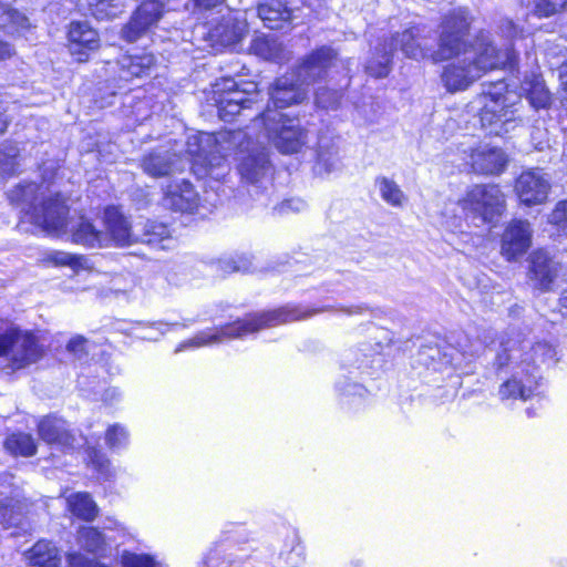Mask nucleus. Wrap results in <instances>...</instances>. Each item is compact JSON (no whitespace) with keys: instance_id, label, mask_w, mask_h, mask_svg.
Listing matches in <instances>:
<instances>
[{"instance_id":"obj_5","label":"nucleus","mask_w":567,"mask_h":567,"mask_svg":"<svg viewBox=\"0 0 567 567\" xmlns=\"http://www.w3.org/2000/svg\"><path fill=\"white\" fill-rule=\"evenodd\" d=\"M506 209L505 194L496 184H475L457 202L447 203L442 210L443 225L453 233L465 227L496 224Z\"/></svg>"},{"instance_id":"obj_60","label":"nucleus","mask_w":567,"mask_h":567,"mask_svg":"<svg viewBox=\"0 0 567 567\" xmlns=\"http://www.w3.org/2000/svg\"><path fill=\"white\" fill-rule=\"evenodd\" d=\"M214 558L213 557H207V559L204 561V564L207 566V567H210V565H214Z\"/></svg>"},{"instance_id":"obj_42","label":"nucleus","mask_w":567,"mask_h":567,"mask_svg":"<svg viewBox=\"0 0 567 567\" xmlns=\"http://www.w3.org/2000/svg\"><path fill=\"white\" fill-rule=\"evenodd\" d=\"M81 259L82 258L76 255L53 250L44 256L43 261L54 266H70L75 268L81 265Z\"/></svg>"},{"instance_id":"obj_30","label":"nucleus","mask_w":567,"mask_h":567,"mask_svg":"<svg viewBox=\"0 0 567 567\" xmlns=\"http://www.w3.org/2000/svg\"><path fill=\"white\" fill-rule=\"evenodd\" d=\"M247 90H238V84L230 78L223 79L220 82L215 84L214 93L215 95L225 99V100H234L236 104L245 106V109H249L252 99L247 96Z\"/></svg>"},{"instance_id":"obj_16","label":"nucleus","mask_w":567,"mask_h":567,"mask_svg":"<svg viewBox=\"0 0 567 567\" xmlns=\"http://www.w3.org/2000/svg\"><path fill=\"white\" fill-rule=\"evenodd\" d=\"M464 159L475 173L484 175H498L507 164L505 153L498 147L480 144L464 151Z\"/></svg>"},{"instance_id":"obj_59","label":"nucleus","mask_w":567,"mask_h":567,"mask_svg":"<svg viewBox=\"0 0 567 567\" xmlns=\"http://www.w3.org/2000/svg\"><path fill=\"white\" fill-rule=\"evenodd\" d=\"M560 303L564 308L567 309V290L564 292L563 297L560 298Z\"/></svg>"},{"instance_id":"obj_21","label":"nucleus","mask_w":567,"mask_h":567,"mask_svg":"<svg viewBox=\"0 0 567 567\" xmlns=\"http://www.w3.org/2000/svg\"><path fill=\"white\" fill-rule=\"evenodd\" d=\"M529 274L540 289H548L557 275V268L546 251L536 250L530 255Z\"/></svg>"},{"instance_id":"obj_41","label":"nucleus","mask_w":567,"mask_h":567,"mask_svg":"<svg viewBox=\"0 0 567 567\" xmlns=\"http://www.w3.org/2000/svg\"><path fill=\"white\" fill-rule=\"evenodd\" d=\"M342 97L339 90L328 87H319L316 92V104L326 110H334L338 107Z\"/></svg>"},{"instance_id":"obj_36","label":"nucleus","mask_w":567,"mask_h":567,"mask_svg":"<svg viewBox=\"0 0 567 567\" xmlns=\"http://www.w3.org/2000/svg\"><path fill=\"white\" fill-rule=\"evenodd\" d=\"M29 25L28 19L9 3L0 2V28L8 33L18 32Z\"/></svg>"},{"instance_id":"obj_1","label":"nucleus","mask_w":567,"mask_h":567,"mask_svg":"<svg viewBox=\"0 0 567 567\" xmlns=\"http://www.w3.org/2000/svg\"><path fill=\"white\" fill-rule=\"evenodd\" d=\"M468 27V11L465 8L453 9L443 18L436 50L427 45L425 27L416 25L396 33L390 43L377 49L378 56L368 62L367 72L374 78H385L390 72L393 52L398 49L414 60L442 62L456 58L455 62L444 68L442 81L449 92H457L466 90L491 70L513 66L516 60L514 50H497L488 33L481 32L474 43L467 47L464 38Z\"/></svg>"},{"instance_id":"obj_35","label":"nucleus","mask_w":567,"mask_h":567,"mask_svg":"<svg viewBox=\"0 0 567 567\" xmlns=\"http://www.w3.org/2000/svg\"><path fill=\"white\" fill-rule=\"evenodd\" d=\"M523 90L533 107L545 109L549 105V92L540 78L534 76L530 81H525Z\"/></svg>"},{"instance_id":"obj_11","label":"nucleus","mask_w":567,"mask_h":567,"mask_svg":"<svg viewBox=\"0 0 567 567\" xmlns=\"http://www.w3.org/2000/svg\"><path fill=\"white\" fill-rule=\"evenodd\" d=\"M163 0H144L133 12L130 21L122 29V38L135 42L152 29L168 13Z\"/></svg>"},{"instance_id":"obj_53","label":"nucleus","mask_w":567,"mask_h":567,"mask_svg":"<svg viewBox=\"0 0 567 567\" xmlns=\"http://www.w3.org/2000/svg\"><path fill=\"white\" fill-rule=\"evenodd\" d=\"M503 34L509 39H516L523 37L524 30L512 20H504L501 25Z\"/></svg>"},{"instance_id":"obj_29","label":"nucleus","mask_w":567,"mask_h":567,"mask_svg":"<svg viewBox=\"0 0 567 567\" xmlns=\"http://www.w3.org/2000/svg\"><path fill=\"white\" fill-rule=\"evenodd\" d=\"M419 364L426 369L441 371L451 364V358L436 344H427L420 348L416 355Z\"/></svg>"},{"instance_id":"obj_40","label":"nucleus","mask_w":567,"mask_h":567,"mask_svg":"<svg viewBox=\"0 0 567 567\" xmlns=\"http://www.w3.org/2000/svg\"><path fill=\"white\" fill-rule=\"evenodd\" d=\"M122 567H162L154 556L147 554H135L124 550L121 555Z\"/></svg>"},{"instance_id":"obj_51","label":"nucleus","mask_w":567,"mask_h":567,"mask_svg":"<svg viewBox=\"0 0 567 567\" xmlns=\"http://www.w3.org/2000/svg\"><path fill=\"white\" fill-rule=\"evenodd\" d=\"M69 567H106L93 559L86 558L80 553H72L68 556Z\"/></svg>"},{"instance_id":"obj_43","label":"nucleus","mask_w":567,"mask_h":567,"mask_svg":"<svg viewBox=\"0 0 567 567\" xmlns=\"http://www.w3.org/2000/svg\"><path fill=\"white\" fill-rule=\"evenodd\" d=\"M535 13L538 17H550L567 7V0H534Z\"/></svg>"},{"instance_id":"obj_18","label":"nucleus","mask_w":567,"mask_h":567,"mask_svg":"<svg viewBox=\"0 0 567 567\" xmlns=\"http://www.w3.org/2000/svg\"><path fill=\"white\" fill-rule=\"evenodd\" d=\"M105 247H126L138 243L140 233L132 229L128 219L115 207L104 210Z\"/></svg>"},{"instance_id":"obj_15","label":"nucleus","mask_w":567,"mask_h":567,"mask_svg":"<svg viewBox=\"0 0 567 567\" xmlns=\"http://www.w3.org/2000/svg\"><path fill=\"white\" fill-rule=\"evenodd\" d=\"M185 161L175 152L156 148L142 156L140 167L150 177L161 178L182 172Z\"/></svg>"},{"instance_id":"obj_7","label":"nucleus","mask_w":567,"mask_h":567,"mask_svg":"<svg viewBox=\"0 0 567 567\" xmlns=\"http://www.w3.org/2000/svg\"><path fill=\"white\" fill-rule=\"evenodd\" d=\"M336 59L332 49L321 48L306 58L297 70L277 79L270 90V102L275 106V111L306 100L308 86L323 78L334 65Z\"/></svg>"},{"instance_id":"obj_37","label":"nucleus","mask_w":567,"mask_h":567,"mask_svg":"<svg viewBox=\"0 0 567 567\" xmlns=\"http://www.w3.org/2000/svg\"><path fill=\"white\" fill-rule=\"evenodd\" d=\"M0 524L6 528L20 527L24 525L23 505L13 499L0 504Z\"/></svg>"},{"instance_id":"obj_25","label":"nucleus","mask_w":567,"mask_h":567,"mask_svg":"<svg viewBox=\"0 0 567 567\" xmlns=\"http://www.w3.org/2000/svg\"><path fill=\"white\" fill-rule=\"evenodd\" d=\"M30 567H59L61 557L50 542H38L25 555Z\"/></svg>"},{"instance_id":"obj_24","label":"nucleus","mask_w":567,"mask_h":567,"mask_svg":"<svg viewBox=\"0 0 567 567\" xmlns=\"http://www.w3.org/2000/svg\"><path fill=\"white\" fill-rule=\"evenodd\" d=\"M138 243L147 244L161 249H169L174 244L171 230L163 223L147 220L140 233Z\"/></svg>"},{"instance_id":"obj_54","label":"nucleus","mask_w":567,"mask_h":567,"mask_svg":"<svg viewBox=\"0 0 567 567\" xmlns=\"http://www.w3.org/2000/svg\"><path fill=\"white\" fill-rule=\"evenodd\" d=\"M339 386V390L342 392V394L344 395H348V396H360L362 398L367 390L364 389V386H362L361 384L359 383H354V382H344V384H338Z\"/></svg>"},{"instance_id":"obj_12","label":"nucleus","mask_w":567,"mask_h":567,"mask_svg":"<svg viewBox=\"0 0 567 567\" xmlns=\"http://www.w3.org/2000/svg\"><path fill=\"white\" fill-rule=\"evenodd\" d=\"M550 187L549 175L539 168L523 172L515 183V192L520 203L526 206L545 203Z\"/></svg>"},{"instance_id":"obj_6","label":"nucleus","mask_w":567,"mask_h":567,"mask_svg":"<svg viewBox=\"0 0 567 567\" xmlns=\"http://www.w3.org/2000/svg\"><path fill=\"white\" fill-rule=\"evenodd\" d=\"M317 312L319 310H303L297 306H286L274 310L256 312L231 323L199 331L193 338L181 342L176 347L175 353L217 344L224 340L240 339L265 328L309 318Z\"/></svg>"},{"instance_id":"obj_45","label":"nucleus","mask_w":567,"mask_h":567,"mask_svg":"<svg viewBox=\"0 0 567 567\" xmlns=\"http://www.w3.org/2000/svg\"><path fill=\"white\" fill-rule=\"evenodd\" d=\"M251 260L247 256H238L237 258L220 259L218 267L226 274L235 271H249Z\"/></svg>"},{"instance_id":"obj_39","label":"nucleus","mask_w":567,"mask_h":567,"mask_svg":"<svg viewBox=\"0 0 567 567\" xmlns=\"http://www.w3.org/2000/svg\"><path fill=\"white\" fill-rule=\"evenodd\" d=\"M128 431L122 424L110 425L105 432V443L110 450L125 449L128 444Z\"/></svg>"},{"instance_id":"obj_31","label":"nucleus","mask_w":567,"mask_h":567,"mask_svg":"<svg viewBox=\"0 0 567 567\" xmlns=\"http://www.w3.org/2000/svg\"><path fill=\"white\" fill-rule=\"evenodd\" d=\"M375 186L379 189L381 198L393 207H402L408 197L401 189V187L393 179L380 176L375 179Z\"/></svg>"},{"instance_id":"obj_10","label":"nucleus","mask_w":567,"mask_h":567,"mask_svg":"<svg viewBox=\"0 0 567 567\" xmlns=\"http://www.w3.org/2000/svg\"><path fill=\"white\" fill-rule=\"evenodd\" d=\"M267 137L284 154L299 152L308 141V132L301 127L298 118L272 110L269 105L261 115Z\"/></svg>"},{"instance_id":"obj_61","label":"nucleus","mask_w":567,"mask_h":567,"mask_svg":"<svg viewBox=\"0 0 567 567\" xmlns=\"http://www.w3.org/2000/svg\"><path fill=\"white\" fill-rule=\"evenodd\" d=\"M144 338L150 339V340H155L156 339V337L153 336V334L144 336Z\"/></svg>"},{"instance_id":"obj_49","label":"nucleus","mask_w":567,"mask_h":567,"mask_svg":"<svg viewBox=\"0 0 567 567\" xmlns=\"http://www.w3.org/2000/svg\"><path fill=\"white\" fill-rule=\"evenodd\" d=\"M89 458L93 467L101 473L102 475L107 476L110 474V461L109 458L100 451L93 449L89 453Z\"/></svg>"},{"instance_id":"obj_4","label":"nucleus","mask_w":567,"mask_h":567,"mask_svg":"<svg viewBox=\"0 0 567 567\" xmlns=\"http://www.w3.org/2000/svg\"><path fill=\"white\" fill-rule=\"evenodd\" d=\"M10 203L17 206L24 217L42 230L51 235L70 234L71 240L86 247H105L106 236L103 230L84 218L71 223L66 220L68 207L65 199L59 194L44 198L41 187L34 183L19 185L8 194Z\"/></svg>"},{"instance_id":"obj_9","label":"nucleus","mask_w":567,"mask_h":567,"mask_svg":"<svg viewBox=\"0 0 567 567\" xmlns=\"http://www.w3.org/2000/svg\"><path fill=\"white\" fill-rule=\"evenodd\" d=\"M43 354L34 334L17 328L0 332V358L3 359V370L10 374L35 363Z\"/></svg>"},{"instance_id":"obj_46","label":"nucleus","mask_w":567,"mask_h":567,"mask_svg":"<svg viewBox=\"0 0 567 567\" xmlns=\"http://www.w3.org/2000/svg\"><path fill=\"white\" fill-rule=\"evenodd\" d=\"M193 6V12L198 16L203 14V18L206 17V12L208 11H216L218 13H221L223 11L227 10V6L225 4V0H192Z\"/></svg>"},{"instance_id":"obj_58","label":"nucleus","mask_w":567,"mask_h":567,"mask_svg":"<svg viewBox=\"0 0 567 567\" xmlns=\"http://www.w3.org/2000/svg\"><path fill=\"white\" fill-rule=\"evenodd\" d=\"M8 121L4 114L0 111V135L6 131Z\"/></svg>"},{"instance_id":"obj_55","label":"nucleus","mask_w":567,"mask_h":567,"mask_svg":"<svg viewBox=\"0 0 567 567\" xmlns=\"http://www.w3.org/2000/svg\"><path fill=\"white\" fill-rule=\"evenodd\" d=\"M559 81H560V86L567 94V61L565 63H563L559 68ZM563 100L565 102H567V95H565L563 97Z\"/></svg>"},{"instance_id":"obj_2","label":"nucleus","mask_w":567,"mask_h":567,"mask_svg":"<svg viewBox=\"0 0 567 567\" xmlns=\"http://www.w3.org/2000/svg\"><path fill=\"white\" fill-rule=\"evenodd\" d=\"M241 131L218 135L200 133L188 140L187 152L192 156V169L198 178L223 179L229 173L226 154L238 146L237 171L241 179L257 190L265 187L272 175V165L265 147L255 145Z\"/></svg>"},{"instance_id":"obj_52","label":"nucleus","mask_w":567,"mask_h":567,"mask_svg":"<svg viewBox=\"0 0 567 567\" xmlns=\"http://www.w3.org/2000/svg\"><path fill=\"white\" fill-rule=\"evenodd\" d=\"M195 322V320L193 319H187L185 320L183 323H165V322H154L150 326V329H154L156 331H158L159 334H164L166 333L167 331L169 330H174L178 327H182V328H187L189 327L190 324H193Z\"/></svg>"},{"instance_id":"obj_50","label":"nucleus","mask_w":567,"mask_h":567,"mask_svg":"<svg viewBox=\"0 0 567 567\" xmlns=\"http://www.w3.org/2000/svg\"><path fill=\"white\" fill-rule=\"evenodd\" d=\"M307 207V204L300 198H291L282 202L278 206L275 207V210L279 215H286L289 213H299L302 212Z\"/></svg>"},{"instance_id":"obj_3","label":"nucleus","mask_w":567,"mask_h":567,"mask_svg":"<svg viewBox=\"0 0 567 567\" xmlns=\"http://www.w3.org/2000/svg\"><path fill=\"white\" fill-rule=\"evenodd\" d=\"M556 350L547 341L533 342L522 332L505 333L496 353L494 368L508 377L498 388L501 401L528 400L536 394L543 381V367L555 361Z\"/></svg>"},{"instance_id":"obj_57","label":"nucleus","mask_w":567,"mask_h":567,"mask_svg":"<svg viewBox=\"0 0 567 567\" xmlns=\"http://www.w3.org/2000/svg\"><path fill=\"white\" fill-rule=\"evenodd\" d=\"M363 310L362 307H353V308H342L341 311L346 315H354V313H361Z\"/></svg>"},{"instance_id":"obj_20","label":"nucleus","mask_w":567,"mask_h":567,"mask_svg":"<svg viewBox=\"0 0 567 567\" xmlns=\"http://www.w3.org/2000/svg\"><path fill=\"white\" fill-rule=\"evenodd\" d=\"M38 433L45 443L63 450L73 449L75 443L66 422L55 415L43 417L38 424Z\"/></svg>"},{"instance_id":"obj_13","label":"nucleus","mask_w":567,"mask_h":567,"mask_svg":"<svg viewBox=\"0 0 567 567\" xmlns=\"http://www.w3.org/2000/svg\"><path fill=\"white\" fill-rule=\"evenodd\" d=\"M206 17L208 18H203V14H198L197 19L203 20L205 24L209 25L208 32L212 40L223 47L235 45L244 37L245 27L230 16L228 8L221 13L208 11Z\"/></svg>"},{"instance_id":"obj_23","label":"nucleus","mask_w":567,"mask_h":567,"mask_svg":"<svg viewBox=\"0 0 567 567\" xmlns=\"http://www.w3.org/2000/svg\"><path fill=\"white\" fill-rule=\"evenodd\" d=\"M120 76L124 80L148 75L155 65L153 54L127 55L120 60Z\"/></svg>"},{"instance_id":"obj_26","label":"nucleus","mask_w":567,"mask_h":567,"mask_svg":"<svg viewBox=\"0 0 567 567\" xmlns=\"http://www.w3.org/2000/svg\"><path fill=\"white\" fill-rule=\"evenodd\" d=\"M339 167L338 151L328 137H320L317 147L316 173L330 174Z\"/></svg>"},{"instance_id":"obj_48","label":"nucleus","mask_w":567,"mask_h":567,"mask_svg":"<svg viewBox=\"0 0 567 567\" xmlns=\"http://www.w3.org/2000/svg\"><path fill=\"white\" fill-rule=\"evenodd\" d=\"M87 339L82 336H75L70 339L66 344V351L71 353L75 359H83L87 354Z\"/></svg>"},{"instance_id":"obj_44","label":"nucleus","mask_w":567,"mask_h":567,"mask_svg":"<svg viewBox=\"0 0 567 567\" xmlns=\"http://www.w3.org/2000/svg\"><path fill=\"white\" fill-rule=\"evenodd\" d=\"M218 107V115L225 122H230L238 115L245 106L236 104L234 100H225L219 96L215 97Z\"/></svg>"},{"instance_id":"obj_32","label":"nucleus","mask_w":567,"mask_h":567,"mask_svg":"<svg viewBox=\"0 0 567 567\" xmlns=\"http://www.w3.org/2000/svg\"><path fill=\"white\" fill-rule=\"evenodd\" d=\"M20 168V151L14 144L0 146V182L18 173Z\"/></svg>"},{"instance_id":"obj_34","label":"nucleus","mask_w":567,"mask_h":567,"mask_svg":"<svg viewBox=\"0 0 567 567\" xmlns=\"http://www.w3.org/2000/svg\"><path fill=\"white\" fill-rule=\"evenodd\" d=\"M4 449L12 455L24 457L32 456L37 452L33 437L27 433H13L4 441Z\"/></svg>"},{"instance_id":"obj_27","label":"nucleus","mask_w":567,"mask_h":567,"mask_svg":"<svg viewBox=\"0 0 567 567\" xmlns=\"http://www.w3.org/2000/svg\"><path fill=\"white\" fill-rule=\"evenodd\" d=\"M69 511L83 520L92 522L99 514V508L90 494L79 492L66 497Z\"/></svg>"},{"instance_id":"obj_14","label":"nucleus","mask_w":567,"mask_h":567,"mask_svg":"<svg viewBox=\"0 0 567 567\" xmlns=\"http://www.w3.org/2000/svg\"><path fill=\"white\" fill-rule=\"evenodd\" d=\"M533 229L527 220L514 219L505 228L501 239V254L508 261L517 260L532 246Z\"/></svg>"},{"instance_id":"obj_22","label":"nucleus","mask_w":567,"mask_h":567,"mask_svg":"<svg viewBox=\"0 0 567 567\" xmlns=\"http://www.w3.org/2000/svg\"><path fill=\"white\" fill-rule=\"evenodd\" d=\"M258 16L266 27L276 30L291 20L292 12L285 0H264L258 6Z\"/></svg>"},{"instance_id":"obj_56","label":"nucleus","mask_w":567,"mask_h":567,"mask_svg":"<svg viewBox=\"0 0 567 567\" xmlns=\"http://www.w3.org/2000/svg\"><path fill=\"white\" fill-rule=\"evenodd\" d=\"M11 54H12L11 45L6 41L0 40V60L9 58V56H11Z\"/></svg>"},{"instance_id":"obj_28","label":"nucleus","mask_w":567,"mask_h":567,"mask_svg":"<svg viewBox=\"0 0 567 567\" xmlns=\"http://www.w3.org/2000/svg\"><path fill=\"white\" fill-rule=\"evenodd\" d=\"M78 544L82 549L96 555H104L109 547L104 534L92 526H83L78 530Z\"/></svg>"},{"instance_id":"obj_33","label":"nucleus","mask_w":567,"mask_h":567,"mask_svg":"<svg viewBox=\"0 0 567 567\" xmlns=\"http://www.w3.org/2000/svg\"><path fill=\"white\" fill-rule=\"evenodd\" d=\"M127 0H87L91 14L97 20L114 19L126 7Z\"/></svg>"},{"instance_id":"obj_38","label":"nucleus","mask_w":567,"mask_h":567,"mask_svg":"<svg viewBox=\"0 0 567 567\" xmlns=\"http://www.w3.org/2000/svg\"><path fill=\"white\" fill-rule=\"evenodd\" d=\"M251 50L265 60H277L280 55V45L267 35L257 37L251 44Z\"/></svg>"},{"instance_id":"obj_47","label":"nucleus","mask_w":567,"mask_h":567,"mask_svg":"<svg viewBox=\"0 0 567 567\" xmlns=\"http://www.w3.org/2000/svg\"><path fill=\"white\" fill-rule=\"evenodd\" d=\"M548 221L567 233V200H561L555 206Z\"/></svg>"},{"instance_id":"obj_19","label":"nucleus","mask_w":567,"mask_h":567,"mask_svg":"<svg viewBox=\"0 0 567 567\" xmlns=\"http://www.w3.org/2000/svg\"><path fill=\"white\" fill-rule=\"evenodd\" d=\"M70 42V52L82 62L87 59V52L99 48L100 39L96 30H94L86 21L72 22L68 32Z\"/></svg>"},{"instance_id":"obj_8","label":"nucleus","mask_w":567,"mask_h":567,"mask_svg":"<svg viewBox=\"0 0 567 567\" xmlns=\"http://www.w3.org/2000/svg\"><path fill=\"white\" fill-rule=\"evenodd\" d=\"M504 81L483 84L482 93L472 102L473 111H478L481 125L491 135L502 136L517 124V110L506 95Z\"/></svg>"},{"instance_id":"obj_17","label":"nucleus","mask_w":567,"mask_h":567,"mask_svg":"<svg viewBox=\"0 0 567 567\" xmlns=\"http://www.w3.org/2000/svg\"><path fill=\"white\" fill-rule=\"evenodd\" d=\"M163 206L181 213H198L204 207L198 193L193 184L186 179L175 181L167 185Z\"/></svg>"}]
</instances>
